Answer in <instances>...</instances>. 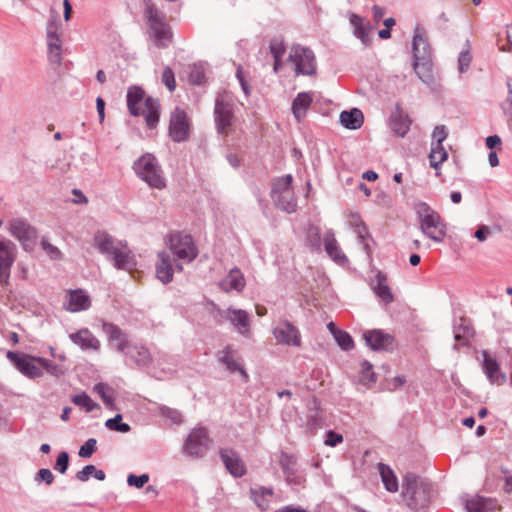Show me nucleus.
I'll return each instance as SVG.
<instances>
[{
    "instance_id": "nucleus-56",
    "label": "nucleus",
    "mask_w": 512,
    "mask_h": 512,
    "mask_svg": "<svg viewBox=\"0 0 512 512\" xmlns=\"http://www.w3.org/2000/svg\"><path fill=\"white\" fill-rule=\"evenodd\" d=\"M448 136V130L445 125H438L432 132V142L435 144H443Z\"/></svg>"
},
{
    "instance_id": "nucleus-42",
    "label": "nucleus",
    "mask_w": 512,
    "mask_h": 512,
    "mask_svg": "<svg viewBox=\"0 0 512 512\" xmlns=\"http://www.w3.org/2000/svg\"><path fill=\"white\" fill-rule=\"evenodd\" d=\"M306 243L311 250L320 251L321 249V232L320 228L315 225H309L306 230Z\"/></svg>"
},
{
    "instance_id": "nucleus-15",
    "label": "nucleus",
    "mask_w": 512,
    "mask_h": 512,
    "mask_svg": "<svg viewBox=\"0 0 512 512\" xmlns=\"http://www.w3.org/2000/svg\"><path fill=\"white\" fill-rule=\"evenodd\" d=\"M363 337L367 346L373 351H392L396 347L394 336L380 329L368 330Z\"/></svg>"
},
{
    "instance_id": "nucleus-54",
    "label": "nucleus",
    "mask_w": 512,
    "mask_h": 512,
    "mask_svg": "<svg viewBox=\"0 0 512 512\" xmlns=\"http://www.w3.org/2000/svg\"><path fill=\"white\" fill-rule=\"evenodd\" d=\"M69 466V454L62 451L58 454L54 469L61 474H65Z\"/></svg>"
},
{
    "instance_id": "nucleus-36",
    "label": "nucleus",
    "mask_w": 512,
    "mask_h": 512,
    "mask_svg": "<svg viewBox=\"0 0 512 512\" xmlns=\"http://www.w3.org/2000/svg\"><path fill=\"white\" fill-rule=\"evenodd\" d=\"M378 471L385 489L391 493L397 492L399 484L398 479L393 470L388 465L384 463H379Z\"/></svg>"
},
{
    "instance_id": "nucleus-27",
    "label": "nucleus",
    "mask_w": 512,
    "mask_h": 512,
    "mask_svg": "<svg viewBox=\"0 0 512 512\" xmlns=\"http://www.w3.org/2000/svg\"><path fill=\"white\" fill-rule=\"evenodd\" d=\"M235 356L236 351L231 345L225 346L224 349L219 351L217 354L218 361L223 364L229 372H240L245 378H248L245 369L237 361Z\"/></svg>"
},
{
    "instance_id": "nucleus-24",
    "label": "nucleus",
    "mask_w": 512,
    "mask_h": 512,
    "mask_svg": "<svg viewBox=\"0 0 512 512\" xmlns=\"http://www.w3.org/2000/svg\"><path fill=\"white\" fill-rule=\"evenodd\" d=\"M412 53L413 59L430 58V47L426 38V31L420 25H417L414 29Z\"/></svg>"
},
{
    "instance_id": "nucleus-18",
    "label": "nucleus",
    "mask_w": 512,
    "mask_h": 512,
    "mask_svg": "<svg viewBox=\"0 0 512 512\" xmlns=\"http://www.w3.org/2000/svg\"><path fill=\"white\" fill-rule=\"evenodd\" d=\"M92 305L90 296L82 289L68 290L64 309L77 313L88 310Z\"/></svg>"
},
{
    "instance_id": "nucleus-8",
    "label": "nucleus",
    "mask_w": 512,
    "mask_h": 512,
    "mask_svg": "<svg viewBox=\"0 0 512 512\" xmlns=\"http://www.w3.org/2000/svg\"><path fill=\"white\" fill-rule=\"evenodd\" d=\"M288 61L294 64L296 76H315L317 74L316 56L308 47L300 44L293 45L290 49Z\"/></svg>"
},
{
    "instance_id": "nucleus-43",
    "label": "nucleus",
    "mask_w": 512,
    "mask_h": 512,
    "mask_svg": "<svg viewBox=\"0 0 512 512\" xmlns=\"http://www.w3.org/2000/svg\"><path fill=\"white\" fill-rule=\"evenodd\" d=\"M35 361L38 365H40L45 371L54 376V377H60L64 375L65 368L62 365L56 364L52 362L49 359H46L44 357L35 358Z\"/></svg>"
},
{
    "instance_id": "nucleus-33",
    "label": "nucleus",
    "mask_w": 512,
    "mask_h": 512,
    "mask_svg": "<svg viewBox=\"0 0 512 512\" xmlns=\"http://www.w3.org/2000/svg\"><path fill=\"white\" fill-rule=\"evenodd\" d=\"M340 122L345 128L356 130L362 126L364 115L358 108H353L348 111L344 110L340 113Z\"/></svg>"
},
{
    "instance_id": "nucleus-32",
    "label": "nucleus",
    "mask_w": 512,
    "mask_h": 512,
    "mask_svg": "<svg viewBox=\"0 0 512 512\" xmlns=\"http://www.w3.org/2000/svg\"><path fill=\"white\" fill-rule=\"evenodd\" d=\"M313 98L308 92H300L292 102V112L294 117L300 122L306 115V111L311 106Z\"/></svg>"
},
{
    "instance_id": "nucleus-50",
    "label": "nucleus",
    "mask_w": 512,
    "mask_h": 512,
    "mask_svg": "<svg viewBox=\"0 0 512 512\" xmlns=\"http://www.w3.org/2000/svg\"><path fill=\"white\" fill-rule=\"evenodd\" d=\"M361 381L364 383H375L376 382V375L373 372V366L372 364L365 360L361 364Z\"/></svg>"
},
{
    "instance_id": "nucleus-39",
    "label": "nucleus",
    "mask_w": 512,
    "mask_h": 512,
    "mask_svg": "<svg viewBox=\"0 0 512 512\" xmlns=\"http://www.w3.org/2000/svg\"><path fill=\"white\" fill-rule=\"evenodd\" d=\"M292 184L293 177L291 174L274 178L272 181L271 198H275L276 195L283 194L287 190L293 189Z\"/></svg>"
},
{
    "instance_id": "nucleus-48",
    "label": "nucleus",
    "mask_w": 512,
    "mask_h": 512,
    "mask_svg": "<svg viewBox=\"0 0 512 512\" xmlns=\"http://www.w3.org/2000/svg\"><path fill=\"white\" fill-rule=\"evenodd\" d=\"M122 421V415L117 414L115 417L108 419L105 422V426L112 431H118L121 433H127L131 430V427L127 423H123Z\"/></svg>"
},
{
    "instance_id": "nucleus-30",
    "label": "nucleus",
    "mask_w": 512,
    "mask_h": 512,
    "mask_svg": "<svg viewBox=\"0 0 512 512\" xmlns=\"http://www.w3.org/2000/svg\"><path fill=\"white\" fill-rule=\"evenodd\" d=\"M245 278L243 273L238 268H233L229 271L228 275L219 282V287L225 292L236 290L241 292L245 287Z\"/></svg>"
},
{
    "instance_id": "nucleus-55",
    "label": "nucleus",
    "mask_w": 512,
    "mask_h": 512,
    "mask_svg": "<svg viewBox=\"0 0 512 512\" xmlns=\"http://www.w3.org/2000/svg\"><path fill=\"white\" fill-rule=\"evenodd\" d=\"M162 82L168 88L170 92H173L176 88V81L173 70L167 66L162 73Z\"/></svg>"
},
{
    "instance_id": "nucleus-12",
    "label": "nucleus",
    "mask_w": 512,
    "mask_h": 512,
    "mask_svg": "<svg viewBox=\"0 0 512 512\" xmlns=\"http://www.w3.org/2000/svg\"><path fill=\"white\" fill-rule=\"evenodd\" d=\"M168 134L175 143L185 142L190 136V121L185 110L176 107L170 115Z\"/></svg>"
},
{
    "instance_id": "nucleus-63",
    "label": "nucleus",
    "mask_w": 512,
    "mask_h": 512,
    "mask_svg": "<svg viewBox=\"0 0 512 512\" xmlns=\"http://www.w3.org/2000/svg\"><path fill=\"white\" fill-rule=\"evenodd\" d=\"M343 441L342 435L330 430L326 433L325 444L327 446L335 447Z\"/></svg>"
},
{
    "instance_id": "nucleus-44",
    "label": "nucleus",
    "mask_w": 512,
    "mask_h": 512,
    "mask_svg": "<svg viewBox=\"0 0 512 512\" xmlns=\"http://www.w3.org/2000/svg\"><path fill=\"white\" fill-rule=\"evenodd\" d=\"M71 401L75 405L84 408L86 410V412H91L94 409L99 407V405L96 402H94L91 399V397L87 393H85V392H82L80 394L74 395L71 398Z\"/></svg>"
},
{
    "instance_id": "nucleus-45",
    "label": "nucleus",
    "mask_w": 512,
    "mask_h": 512,
    "mask_svg": "<svg viewBox=\"0 0 512 512\" xmlns=\"http://www.w3.org/2000/svg\"><path fill=\"white\" fill-rule=\"evenodd\" d=\"M188 80L193 85H202L205 82V69L202 64H193L190 67Z\"/></svg>"
},
{
    "instance_id": "nucleus-25",
    "label": "nucleus",
    "mask_w": 512,
    "mask_h": 512,
    "mask_svg": "<svg viewBox=\"0 0 512 512\" xmlns=\"http://www.w3.org/2000/svg\"><path fill=\"white\" fill-rule=\"evenodd\" d=\"M69 338L82 350L98 351L101 346L100 341L92 334L88 328H82L75 333H71Z\"/></svg>"
},
{
    "instance_id": "nucleus-4",
    "label": "nucleus",
    "mask_w": 512,
    "mask_h": 512,
    "mask_svg": "<svg viewBox=\"0 0 512 512\" xmlns=\"http://www.w3.org/2000/svg\"><path fill=\"white\" fill-rule=\"evenodd\" d=\"M145 17L151 36L158 48H166L172 40V31L165 21L164 14L151 0H144Z\"/></svg>"
},
{
    "instance_id": "nucleus-35",
    "label": "nucleus",
    "mask_w": 512,
    "mask_h": 512,
    "mask_svg": "<svg viewBox=\"0 0 512 512\" xmlns=\"http://www.w3.org/2000/svg\"><path fill=\"white\" fill-rule=\"evenodd\" d=\"M272 199L279 209L287 213H294L297 210V199L294 194V189L287 190L285 193L276 195L275 198Z\"/></svg>"
},
{
    "instance_id": "nucleus-41",
    "label": "nucleus",
    "mask_w": 512,
    "mask_h": 512,
    "mask_svg": "<svg viewBox=\"0 0 512 512\" xmlns=\"http://www.w3.org/2000/svg\"><path fill=\"white\" fill-rule=\"evenodd\" d=\"M128 354L138 366H147L152 361L149 350L144 346H134Z\"/></svg>"
},
{
    "instance_id": "nucleus-34",
    "label": "nucleus",
    "mask_w": 512,
    "mask_h": 512,
    "mask_svg": "<svg viewBox=\"0 0 512 512\" xmlns=\"http://www.w3.org/2000/svg\"><path fill=\"white\" fill-rule=\"evenodd\" d=\"M413 67L415 73L423 83L431 85L434 82L430 58L413 59Z\"/></svg>"
},
{
    "instance_id": "nucleus-37",
    "label": "nucleus",
    "mask_w": 512,
    "mask_h": 512,
    "mask_svg": "<svg viewBox=\"0 0 512 512\" xmlns=\"http://www.w3.org/2000/svg\"><path fill=\"white\" fill-rule=\"evenodd\" d=\"M411 120L408 115L398 111L391 116V129L400 137H404L410 129Z\"/></svg>"
},
{
    "instance_id": "nucleus-46",
    "label": "nucleus",
    "mask_w": 512,
    "mask_h": 512,
    "mask_svg": "<svg viewBox=\"0 0 512 512\" xmlns=\"http://www.w3.org/2000/svg\"><path fill=\"white\" fill-rule=\"evenodd\" d=\"M354 232L357 234L359 242L363 245V249L365 250L367 256L371 258L372 250L368 242V240L371 239V235L367 226L365 224L360 225L354 228Z\"/></svg>"
},
{
    "instance_id": "nucleus-3",
    "label": "nucleus",
    "mask_w": 512,
    "mask_h": 512,
    "mask_svg": "<svg viewBox=\"0 0 512 512\" xmlns=\"http://www.w3.org/2000/svg\"><path fill=\"white\" fill-rule=\"evenodd\" d=\"M144 91L137 87H130L127 92V107L131 115H143L146 126L155 129L160 119L161 105L158 99L151 96L145 98L144 109L140 111L138 105L143 100Z\"/></svg>"
},
{
    "instance_id": "nucleus-57",
    "label": "nucleus",
    "mask_w": 512,
    "mask_h": 512,
    "mask_svg": "<svg viewBox=\"0 0 512 512\" xmlns=\"http://www.w3.org/2000/svg\"><path fill=\"white\" fill-rule=\"evenodd\" d=\"M161 414L175 424H180L183 421L182 414L177 409L162 407Z\"/></svg>"
},
{
    "instance_id": "nucleus-6",
    "label": "nucleus",
    "mask_w": 512,
    "mask_h": 512,
    "mask_svg": "<svg viewBox=\"0 0 512 512\" xmlns=\"http://www.w3.org/2000/svg\"><path fill=\"white\" fill-rule=\"evenodd\" d=\"M136 175L151 188L164 189L166 180L157 158L151 153L143 154L133 164Z\"/></svg>"
},
{
    "instance_id": "nucleus-38",
    "label": "nucleus",
    "mask_w": 512,
    "mask_h": 512,
    "mask_svg": "<svg viewBox=\"0 0 512 512\" xmlns=\"http://www.w3.org/2000/svg\"><path fill=\"white\" fill-rule=\"evenodd\" d=\"M493 506L494 500L477 495L466 501L465 508L468 512H487Z\"/></svg>"
},
{
    "instance_id": "nucleus-20",
    "label": "nucleus",
    "mask_w": 512,
    "mask_h": 512,
    "mask_svg": "<svg viewBox=\"0 0 512 512\" xmlns=\"http://www.w3.org/2000/svg\"><path fill=\"white\" fill-rule=\"evenodd\" d=\"M220 457L231 475L240 478L246 474V466L241 457L232 449H221Z\"/></svg>"
},
{
    "instance_id": "nucleus-28",
    "label": "nucleus",
    "mask_w": 512,
    "mask_h": 512,
    "mask_svg": "<svg viewBox=\"0 0 512 512\" xmlns=\"http://www.w3.org/2000/svg\"><path fill=\"white\" fill-rule=\"evenodd\" d=\"M371 288L375 295L386 304L394 301V295L387 284V275L385 273L377 272L375 279L371 282Z\"/></svg>"
},
{
    "instance_id": "nucleus-19",
    "label": "nucleus",
    "mask_w": 512,
    "mask_h": 512,
    "mask_svg": "<svg viewBox=\"0 0 512 512\" xmlns=\"http://www.w3.org/2000/svg\"><path fill=\"white\" fill-rule=\"evenodd\" d=\"M349 20L353 26L354 36L357 37L363 45L370 46L372 43L370 35L373 33L375 27L369 21H366L363 17L355 13L350 14Z\"/></svg>"
},
{
    "instance_id": "nucleus-59",
    "label": "nucleus",
    "mask_w": 512,
    "mask_h": 512,
    "mask_svg": "<svg viewBox=\"0 0 512 512\" xmlns=\"http://www.w3.org/2000/svg\"><path fill=\"white\" fill-rule=\"evenodd\" d=\"M269 48L274 60L281 59L286 50V47L282 41L271 42Z\"/></svg>"
},
{
    "instance_id": "nucleus-51",
    "label": "nucleus",
    "mask_w": 512,
    "mask_h": 512,
    "mask_svg": "<svg viewBox=\"0 0 512 512\" xmlns=\"http://www.w3.org/2000/svg\"><path fill=\"white\" fill-rule=\"evenodd\" d=\"M47 46L48 49L61 48V40L56 32V26L53 24H49L47 27Z\"/></svg>"
},
{
    "instance_id": "nucleus-40",
    "label": "nucleus",
    "mask_w": 512,
    "mask_h": 512,
    "mask_svg": "<svg viewBox=\"0 0 512 512\" xmlns=\"http://www.w3.org/2000/svg\"><path fill=\"white\" fill-rule=\"evenodd\" d=\"M448 158V152L445 150L443 144L431 143V151L429 154L430 165L434 169H439L440 165Z\"/></svg>"
},
{
    "instance_id": "nucleus-14",
    "label": "nucleus",
    "mask_w": 512,
    "mask_h": 512,
    "mask_svg": "<svg viewBox=\"0 0 512 512\" xmlns=\"http://www.w3.org/2000/svg\"><path fill=\"white\" fill-rule=\"evenodd\" d=\"M17 247L0 235V284H8L11 267L16 260Z\"/></svg>"
},
{
    "instance_id": "nucleus-29",
    "label": "nucleus",
    "mask_w": 512,
    "mask_h": 512,
    "mask_svg": "<svg viewBox=\"0 0 512 512\" xmlns=\"http://www.w3.org/2000/svg\"><path fill=\"white\" fill-rule=\"evenodd\" d=\"M324 248L330 258H332L338 264H344L348 262L347 257L341 251L337 240L335 239L334 232L328 230L324 234L323 238Z\"/></svg>"
},
{
    "instance_id": "nucleus-22",
    "label": "nucleus",
    "mask_w": 512,
    "mask_h": 512,
    "mask_svg": "<svg viewBox=\"0 0 512 512\" xmlns=\"http://www.w3.org/2000/svg\"><path fill=\"white\" fill-rule=\"evenodd\" d=\"M483 355V371L491 384L502 385L506 382V375L500 371V366L497 360L490 356L484 350Z\"/></svg>"
},
{
    "instance_id": "nucleus-9",
    "label": "nucleus",
    "mask_w": 512,
    "mask_h": 512,
    "mask_svg": "<svg viewBox=\"0 0 512 512\" xmlns=\"http://www.w3.org/2000/svg\"><path fill=\"white\" fill-rule=\"evenodd\" d=\"M214 120L219 134L227 136L235 123L234 103L227 95L219 94L215 99Z\"/></svg>"
},
{
    "instance_id": "nucleus-1",
    "label": "nucleus",
    "mask_w": 512,
    "mask_h": 512,
    "mask_svg": "<svg viewBox=\"0 0 512 512\" xmlns=\"http://www.w3.org/2000/svg\"><path fill=\"white\" fill-rule=\"evenodd\" d=\"M94 246L99 253L113 262L118 270L131 271L136 266L133 252L128 248L126 242L118 241L105 231H98L94 235Z\"/></svg>"
},
{
    "instance_id": "nucleus-5",
    "label": "nucleus",
    "mask_w": 512,
    "mask_h": 512,
    "mask_svg": "<svg viewBox=\"0 0 512 512\" xmlns=\"http://www.w3.org/2000/svg\"><path fill=\"white\" fill-rule=\"evenodd\" d=\"M415 211L419 218L420 229L428 238L435 242H442L446 236V225L440 215L426 202L415 205Z\"/></svg>"
},
{
    "instance_id": "nucleus-58",
    "label": "nucleus",
    "mask_w": 512,
    "mask_h": 512,
    "mask_svg": "<svg viewBox=\"0 0 512 512\" xmlns=\"http://www.w3.org/2000/svg\"><path fill=\"white\" fill-rule=\"evenodd\" d=\"M149 481L148 474L134 475L130 474L127 477V483L129 486H134L136 488H142Z\"/></svg>"
},
{
    "instance_id": "nucleus-11",
    "label": "nucleus",
    "mask_w": 512,
    "mask_h": 512,
    "mask_svg": "<svg viewBox=\"0 0 512 512\" xmlns=\"http://www.w3.org/2000/svg\"><path fill=\"white\" fill-rule=\"evenodd\" d=\"M169 247L173 254L181 260L191 262L198 255V249L191 235L180 232L169 237Z\"/></svg>"
},
{
    "instance_id": "nucleus-21",
    "label": "nucleus",
    "mask_w": 512,
    "mask_h": 512,
    "mask_svg": "<svg viewBox=\"0 0 512 512\" xmlns=\"http://www.w3.org/2000/svg\"><path fill=\"white\" fill-rule=\"evenodd\" d=\"M102 330L107 335L108 340L116 342V348L119 352H124L131 348L128 334L114 323L102 321Z\"/></svg>"
},
{
    "instance_id": "nucleus-23",
    "label": "nucleus",
    "mask_w": 512,
    "mask_h": 512,
    "mask_svg": "<svg viewBox=\"0 0 512 512\" xmlns=\"http://www.w3.org/2000/svg\"><path fill=\"white\" fill-rule=\"evenodd\" d=\"M280 466L289 484H300L302 477L298 475L297 458L293 454L281 452Z\"/></svg>"
},
{
    "instance_id": "nucleus-60",
    "label": "nucleus",
    "mask_w": 512,
    "mask_h": 512,
    "mask_svg": "<svg viewBox=\"0 0 512 512\" xmlns=\"http://www.w3.org/2000/svg\"><path fill=\"white\" fill-rule=\"evenodd\" d=\"M35 481L39 483L45 482L47 485H51L54 481V475L49 469L42 468L36 473Z\"/></svg>"
},
{
    "instance_id": "nucleus-26",
    "label": "nucleus",
    "mask_w": 512,
    "mask_h": 512,
    "mask_svg": "<svg viewBox=\"0 0 512 512\" xmlns=\"http://www.w3.org/2000/svg\"><path fill=\"white\" fill-rule=\"evenodd\" d=\"M158 261L156 263V277L163 284H168L173 280V261L166 251L157 254Z\"/></svg>"
},
{
    "instance_id": "nucleus-52",
    "label": "nucleus",
    "mask_w": 512,
    "mask_h": 512,
    "mask_svg": "<svg viewBox=\"0 0 512 512\" xmlns=\"http://www.w3.org/2000/svg\"><path fill=\"white\" fill-rule=\"evenodd\" d=\"M97 450V440L89 438L79 449L78 455L81 458H90Z\"/></svg>"
},
{
    "instance_id": "nucleus-61",
    "label": "nucleus",
    "mask_w": 512,
    "mask_h": 512,
    "mask_svg": "<svg viewBox=\"0 0 512 512\" xmlns=\"http://www.w3.org/2000/svg\"><path fill=\"white\" fill-rule=\"evenodd\" d=\"M251 495H252V498L255 502V504L257 505V507L262 510V511H265L268 509L269 507V501L267 498L265 497H261L258 490L256 489H251Z\"/></svg>"
},
{
    "instance_id": "nucleus-64",
    "label": "nucleus",
    "mask_w": 512,
    "mask_h": 512,
    "mask_svg": "<svg viewBox=\"0 0 512 512\" xmlns=\"http://www.w3.org/2000/svg\"><path fill=\"white\" fill-rule=\"evenodd\" d=\"M236 78L238 79L243 92L245 93L246 96H248L250 94V85L243 75V68L241 65H238L237 67Z\"/></svg>"
},
{
    "instance_id": "nucleus-2",
    "label": "nucleus",
    "mask_w": 512,
    "mask_h": 512,
    "mask_svg": "<svg viewBox=\"0 0 512 512\" xmlns=\"http://www.w3.org/2000/svg\"><path fill=\"white\" fill-rule=\"evenodd\" d=\"M431 491V484L416 474L407 473L403 477L401 496L408 508L418 510L426 507L430 502Z\"/></svg>"
},
{
    "instance_id": "nucleus-13",
    "label": "nucleus",
    "mask_w": 512,
    "mask_h": 512,
    "mask_svg": "<svg viewBox=\"0 0 512 512\" xmlns=\"http://www.w3.org/2000/svg\"><path fill=\"white\" fill-rule=\"evenodd\" d=\"M6 357L24 376L30 379H36L43 376L42 370L36 365L35 358H39L38 356L8 351Z\"/></svg>"
},
{
    "instance_id": "nucleus-7",
    "label": "nucleus",
    "mask_w": 512,
    "mask_h": 512,
    "mask_svg": "<svg viewBox=\"0 0 512 512\" xmlns=\"http://www.w3.org/2000/svg\"><path fill=\"white\" fill-rule=\"evenodd\" d=\"M212 316L217 324L221 325L228 321L240 335L246 337L250 335L251 319L247 311L234 308L223 310L213 304Z\"/></svg>"
},
{
    "instance_id": "nucleus-16",
    "label": "nucleus",
    "mask_w": 512,
    "mask_h": 512,
    "mask_svg": "<svg viewBox=\"0 0 512 512\" xmlns=\"http://www.w3.org/2000/svg\"><path fill=\"white\" fill-rule=\"evenodd\" d=\"M273 335L280 344L299 347L301 345V335L296 326L288 320H282L273 329Z\"/></svg>"
},
{
    "instance_id": "nucleus-47",
    "label": "nucleus",
    "mask_w": 512,
    "mask_h": 512,
    "mask_svg": "<svg viewBox=\"0 0 512 512\" xmlns=\"http://www.w3.org/2000/svg\"><path fill=\"white\" fill-rule=\"evenodd\" d=\"M333 335L336 342L343 350L348 351L353 348V339L346 331L341 329H335V331H333Z\"/></svg>"
},
{
    "instance_id": "nucleus-10",
    "label": "nucleus",
    "mask_w": 512,
    "mask_h": 512,
    "mask_svg": "<svg viewBox=\"0 0 512 512\" xmlns=\"http://www.w3.org/2000/svg\"><path fill=\"white\" fill-rule=\"evenodd\" d=\"M208 431L204 427L193 429L187 436L183 451L192 458H202L206 455L210 446Z\"/></svg>"
},
{
    "instance_id": "nucleus-53",
    "label": "nucleus",
    "mask_w": 512,
    "mask_h": 512,
    "mask_svg": "<svg viewBox=\"0 0 512 512\" xmlns=\"http://www.w3.org/2000/svg\"><path fill=\"white\" fill-rule=\"evenodd\" d=\"M41 246L51 259L59 260L62 258L61 251L56 246L52 245L46 238H42Z\"/></svg>"
},
{
    "instance_id": "nucleus-31",
    "label": "nucleus",
    "mask_w": 512,
    "mask_h": 512,
    "mask_svg": "<svg viewBox=\"0 0 512 512\" xmlns=\"http://www.w3.org/2000/svg\"><path fill=\"white\" fill-rule=\"evenodd\" d=\"M475 331L469 319L461 317L459 323L454 325V338L461 345H469Z\"/></svg>"
},
{
    "instance_id": "nucleus-17",
    "label": "nucleus",
    "mask_w": 512,
    "mask_h": 512,
    "mask_svg": "<svg viewBox=\"0 0 512 512\" xmlns=\"http://www.w3.org/2000/svg\"><path fill=\"white\" fill-rule=\"evenodd\" d=\"M8 229L10 234L22 244L24 249L27 248L29 242L34 241L37 237L36 229L24 219L16 218L11 220Z\"/></svg>"
},
{
    "instance_id": "nucleus-62",
    "label": "nucleus",
    "mask_w": 512,
    "mask_h": 512,
    "mask_svg": "<svg viewBox=\"0 0 512 512\" xmlns=\"http://www.w3.org/2000/svg\"><path fill=\"white\" fill-rule=\"evenodd\" d=\"M93 471H96V467L92 464L86 465L82 470L76 473V479L85 482L93 475Z\"/></svg>"
},
{
    "instance_id": "nucleus-49",
    "label": "nucleus",
    "mask_w": 512,
    "mask_h": 512,
    "mask_svg": "<svg viewBox=\"0 0 512 512\" xmlns=\"http://www.w3.org/2000/svg\"><path fill=\"white\" fill-rule=\"evenodd\" d=\"M467 48L460 52L458 57V69L460 73L466 72L471 64L472 55L470 53V44L469 41H466Z\"/></svg>"
}]
</instances>
